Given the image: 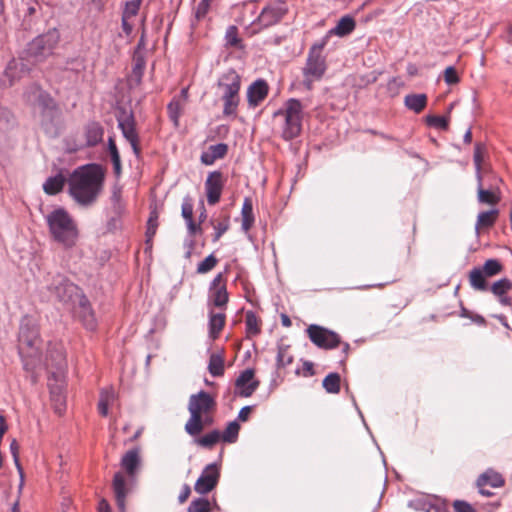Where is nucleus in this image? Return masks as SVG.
Segmentation results:
<instances>
[{"mask_svg":"<svg viewBox=\"0 0 512 512\" xmlns=\"http://www.w3.org/2000/svg\"><path fill=\"white\" fill-rule=\"evenodd\" d=\"M18 14L23 17L22 26L24 29H31L32 24L39 18L41 6L35 0H29L22 3L17 9Z\"/></svg>","mask_w":512,"mask_h":512,"instance_id":"nucleus-20","label":"nucleus"},{"mask_svg":"<svg viewBox=\"0 0 512 512\" xmlns=\"http://www.w3.org/2000/svg\"><path fill=\"white\" fill-rule=\"evenodd\" d=\"M73 305L74 316L90 331L97 327V321L94 311L91 308L89 300L82 294Z\"/></svg>","mask_w":512,"mask_h":512,"instance_id":"nucleus-16","label":"nucleus"},{"mask_svg":"<svg viewBox=\"0 0 512 512\" xmlns=\"http://www.w3.org/2000/svg\"><path fill=\"white\" fill-rule=\"evenodd\" d=\"M229 300V294L226 288V280L222 273L217 274L210 284L208 295V306L225 310Z\"/></svg>","mask_w":512,"mask_h":512,"instance_id":"nucleus-11","label":"nucleus"},{"mask_svg":"<svg viewBox=\"0 0 512 512\" xmlns=\"http://www.w3.org/2000/svg\"><path fill=\"white\" fill-rule=\"evenodd\" d=\"M36 354H22V363L26 370H31L35 372L36 368L34 367Z\"/></svg>","mask_w":512,"mask_h":512,"instance_id":"nucleus-60","label":"nucleus"},{"mask_svg":"<svg viewBox=\"0 0 512 512\" xmlns=\"http://www.w3.org/2000/svg\"><path fill=\"white\" fill-rule=\"evenodd\" d=\"M40 343L38 328L29 318H24L21 322L18 336L20 352L40 350Z\"/></svg>","mask_w":512,"mask_h":512,"instance_id":"nucleus-10","label":"nucleus"},{"mask_svg":"<svg viewBox=\"0 0 512 512\" xmlns=\"http://www.w3.org/2000/svg\"><path fill=\"white\" fill-rule=\"evenodd\" d=\"M211 0H201L196 8L195 16L197 19H202L206 16L210 9Z\"/></svg>","mask_w":512,"mask_h":512,"instance_id":"nucleus-57","label":"nucleus"},{"mask_svg":"<svg viewBox=\"0 0 512 512\" xmlns=\"http://www.w3.org/2000/svg\"><path fill=\"white\" fill-rule=\"evenodd\" d=\"M326 45V40L323 39L320 43H315L309 50L306 63L302 68V82L301 84L308 91L313 89V84L322 79L326 71V61L322 56V50Z\"/></svg>","mask_w":512,"mask_h":512,"instance_id":"nucleus-7","label":"nucleus"},{"mask_svg":"<svg viewBox=\"0 0 512 512\" xmlns=\"http://www.w3.org/2000/svg\"><path fill=\"white\" fill-rule=\"evenodd\" d=\"M240 425L237 421L230 422L221 433V440L224 443H235L238 439Z\"/></svg>","mask_w":512,"mask_h":512,"instance_id":"nucleus-42","label":"nucleus"},{"mask_svg":"<svg viewBox=\"0 0 512 512\" xmlns=\"http://www.w3.org/2000/svg\"><path fill=\"white\" fill-rule=\"evenodd\" d=\"M182 216L186 221L193 219V204L189 197L182 203Z\"/></svg>","mask_w":512,"mask_h":512,"instance_id":"nucleus-58","label":"nucleus"},{"mask_svg":"<svg viewBox=\"0 0 512 512\" xmlns=\"http://www.w3.org/2000/svg\"><path fill=\"white\" fill-rule=\"evenodd\" d=\"M116 400V394L113 389H105L100 393V399L98 403V411L102 416L108 415V408Z\"/></svg>","mask_w":512,"mask_h":512,"instance_id":"nucleus-37","label":"nucleus"},{"mask_svg":"<svg viewBox=\"0 0 512 512\" xmlns=\"http://www.w3.org/2000/svg\"><path fill=\"white\" fill-rule=\"evenodd\" d=\"M183 108L184 104L180 99H173L167 106L169 117L174 122L175 126H178L179 117L183 111Z\"/></svg>","mask_w":512,"mask_h":512,"instance_id":"nucleus-45","label":"nucleus"},{"mask_svg":"<svg viewBox=\"0 0 512 512\" xmlns=\"http://www.w3.org/2000/svg\"><path fill=\"white\" fill-rule=\"evenodd\" d=\"M19 450H20V446H19L17 440L13 439L10 443V451H11L15 466L20 474L21 481H23L24 471H23V468L21 466L20 459H19Z\"/></svg>","mask_w":512,"mask_h":512,"instance_id":"nucleus-53","label":"nucleus"},{"mask_svg":"<svg viewBox=\"0 0 512 512\" xmlns=\"http://www.w3.org/2000/svg\"><path fill=\"white\" fill-rule=\"evenodd\" d=\"M404 104L409 110L419 114L425 109L427 105V96L423 93L408 94L404 98Z\"/></svg>","mask_w":512,"mask_h":512,"instance_id":"nucleus-28","label":"nucleus"},{"mask_svg":"<svg viewBox=\"0 0 512 512\" xmlns=\"http://www.w3.org/2000/svg\"><path fill=\"white\" fill-rule=\"evenodd\" d=\"M228 152V146L225 143L211 145L206 152L201 155V161L205 165H212L216 160L222 159Z\"/></svg>","mask_w":512,"mask_h":512,"instance_id":"nucleus-24","label":"nucleus"},{"mask_svg":"<svg viewBox=\"0 0 512 512\" xmlns=\"http://www.w3.org/2000/svg\"><path fill=\"white\" fill-rule=\"evenodd\" d=\"M220 471L216 464L207 465L197 479L194 490L198 494H207L212 491L218 484Z\"/></svg>","mask_w":512,"mask_h":512,"instance_id":"nucleus-17","label":"nucleus"},{"mask_svg":"<svg viewBox=\"0 0 512 512\" xmlns=\"http://www.w3.org/2000/svg\"><path fill=\"white\" fill-rule=\"evenodd\" d=\"M113 491L116 504L121 512H125L126 496L129 493V487L122 472H117L113 478Z\"/></svg>","mask_w":512,"mask_h":512,"instance_id":"nucleus-22","label":"nucleus"},{"mask_svg":"<svg viewBox=\"0 0 512 512\" xmlns=\"http://www.w3.org/2000/svg\"><path fill=\"white\" fill-rule=\"evenodd\" d=\"M226 316L223 312H214L213 309H210L209 312V334L210 337L216 338L219 333L222 331L225 325Z\"/></svg>","mask_w":512,"mask_h":512,"instance_id":"nucleus-27","label":"nucleus"},{"mask_svg":"<svg viewBox=\"0 0 512 512\" xmlns=\"http://www.w3.org/2000/svg\"><path fill=\"white\" fill-rule=\"evenodd\" d=\"M220 99L223 103V116L227 118H235L240 104V97L220 96Z\"/></svg>","mask_w":512,"mask_h":512,"instance_id":"nucleus-36","label":"nucleus"},{"mask_svg":"<svg viewBox=\"0 0 512 512\" xmlns=\"http://www.w3.org/2000/svg\"><path fill=\"white\" fill-rule=\"evenodd\" d=\"M356 23L351 16L342 17L330 33L340 37L349 35L355 29Z\"/></svg>","mask_w":512,"mask_h":512,"instance_id":"nucleus-32","label":"nucleus"},{"mask_svg":"<svg viewBox=\"0 0 512 512\" xmlns=\"http://www.w3.org/2000/svg\"><path fill=\"white\" fill-rule=\"evenodd\" d=\"M189 234L191 236H194L196 233L201 232V226L200 224H196L193 219L186 221Z\"/></svg>","mask_w":512,"mask_h":512,"instance_id":"nucleus-63","label":"nucleus"},{"mask_svg":"<svg viewBox=\"0 0 512 512\" xmlns=\"http://www.w3.org/2000/svg\"><path fill=\"white\" fill-rule=\"evenodd\" d=\"M118 126L124 138L130 143L132 150L137 158L141 155L139 135L136 131V123L132 113L125 111L117 118Z\"/></svg>","mask_w":512,"mask_h":512,"instance_id":"nucleus-13","label":"nucleus"},{"mask_svg":"<svg viewBox=\"0 0 512 512\" xmlns=\"http://www.w3.org/2000/svg\"><path fill=\"white\" fill-rule=\"evenodd\" d=\"M246 333L248 336L258 335L261 331V320L253 311L245 314Z\"/></svg>","mask_w":512,"mask_h":512,"instance_id":"nucleus-38","label":"nucleus"},{"mask_svg":"<svg viewBox=\"0 0 512 512\" xmlns=\"http://www.w3.org/2000/svg\"><path fill=\"white\" fill-rule=\"evenodd\" d=\"M489 289L496 297L503 296L512 289V282L508 278H502L494 282Z\"/></svg>","mask_w":512,"mask_h":512,"instance_id":"nucleus-44","label":"nucleus"},{"mask_svg":"<svg viewBox=\"0 0 512 512\" xmlns=\"http://www.w3.org/2000/svg\"><path fill=\"white\" fill-rule=\"evenodd\" d=\"M487 278L479 267H474L468 274L469 284L476 291L484 292L489 289Z\"/></svg>","mask_w":512,"mask_h":512,"instance_id":"nucleus-26","label":"nucleus"},{"mask_svg":"<svg viewBox=\"0 0 512 512\" xmlns=\"http://www.w3.org/2000/svg\"><path fill=\"white\" fill-rule=\"evenodd\" d=\"M505 481L501 474L498 472L489 470L483 473L477 480V486L479 488L484 487L486 485H490L494 488H499L504 485Z\"/></svg>","mask_w":512,"mask_h":512,"instance_id":"nucleus-29","label":"nucleus"},{"mask_svg":"<svg viewBox=\"0 0 512 512\" xmlns=\"http://www.w3.org/2000/svg\"><path fill=\"white\" fill-rule=\"evenodd\" d=\"M242 229L247 232L254 224L253 205L250 198H245L241 210Z\"/></svg>","mask_w":512,"mask_h":512,"instance_id":"nucleus-35","label":"nucleus"},{"mask_svg":"<svg viewBox=\"0 0 512 512\" xmlns=\"http://www.w3.org/2000/svg\"><path fill=\"white\" fill-rule=\"evenodd\" d=\"M306 333L311 342L320 349H336L342 343L339 334L317 324L309 325Z\"/></svg>","mask_w":512,"mask_h":512,"instance_id":"nucleus-9","label":"nucleus"},{"mask_svg":"<svg viewBox=\"0 0 512 512\" xmlns=\"http://www.w3.org/2000/svg\"><path fill=\"white\" fill-rule=\"evenodd\" d=\"M140 450L138 448L127 451L121 459V467L131 478H134L140 466Z\"/></svg>","mask_w":512,"mask_h":512,"instance_id":"nucleus-23","label":"nucleus"},{"mask_svg":"<svg viewBox=\"0 0 512 512\" xmlns=\"http://www.w3.org/2000/svg\"><path fill=\"white\" fill-rule=\"evenodd\" d=\"M225 184L223 174L220 171L210 172L205 181L207 202L215 205L219 202Z\"/></svg>","mask_w":512,"mask_h":512,"instance_id":"nucleus-18","label":"nucleus"},{"mask_svg":"<svg viewBox=\"0 0 512 512\" xmlns=\"http://www.w3.org/2000/svg\"><path fill=\"white\" fill-rule=\"evenodd\" d=\"M51 238L66 249L73 248L79 238L76 221L63 208H57L46 216Z\"/></svg>","mask_w":512,"mask_h":512,"instance_id":"nucleus-5","label":"nucleus"},{"mask_svg":"<svg viewBox=\"0 0 512 512\" xmlns=\"http://www.w3.org/2000/svg\"><path fill=\"white\" fill-rule=\"evenodd\" d=\"M145 66H146V61H145L143 54L141 52L135 51L134 55H133L132 73L138 82H140L142 79V76H143L144 70H145Z\"/></svg>","mask_w":512,"mask_h":512,"instance_id":"nucleus-43","label":"nucleus"},{"mask_svg":"<svg viewBox=\"0 0 512 512\" xmlns=\"http://www.w3.org/2000/svg\"><path fill=\"white\" fill-rule=\"evenodd\" d=\"M216 406L215 399L205 391L191 395L188 402L190 418L185 424L186 433L198 436L206 427L213 425Z\"/></svg>","mask_w":512,"mask_h":512,"instance_id":"nucleus-4","label":"nucleus"},{"mask_svg":"<svg viewBox=\"0 0 512 512\" xmlns=\"http://www.w3.org/2000/svg\"><path fill=\"white\" fill-rule=\"evenodd\" d=\"M217 89L220 96L240 97L241 76L234 69L226 71L219 77Z\"/></svg>","mask_w":512,"mask_h":512,"instance_id":"nucleus-15","label":"nucleus"},{"mask_svg":"<svg viewBox=\"0 0 512 512\" xmlns=\"http://www.w3.org/2000/svg\"><path fill=\"white\" fill-rule=\"evenodd\" d=\"M228 228H229V217L225 216L222 221H219L214 225L215 234H214L213 241H215V242L218 241L221 238V236L228 230Z\"/></svg>","mask_w":512,"mask_h":512,"instance_id":"nucleus-55","label":"nucleus"},{"mask_svg":"<svg viewBox=\"0 0 512 512\" xmlns=\"http://www.w3.org/2000/svg\"><path fill=\"white\" fill-rule=\"evenodd\" d=\"M218 263V259L213 255L210 254L207 256L202 262H200L197 266V273L199 274H205L211 271L215 268V266Z\"/></svg>","mask_w":512,"mask_h":512,"instance_id":"nucleus-51","label":"nucleus"},{"mask_svg":"<svg viewBox=\"0 0 512 512\" xmlns=\"http://www.w3.org/2000/svg\"><path fill=\"white\" fill-rule=\"evenodd\" d=\"M489 178L490 182L486 185L483 179L477 180V198L481 204L496 205L501 201V190L499 187L501 179L494 174H490Z\"/></svg>","mask_w":512,"mask_h":512,"instance_id":"nucleus-12","label":"nucleus"},{"mask_svg":"<svg viewBox=\"0 0 512 512\" xmlns=\"http://www.w3.org/2000/svg\"><path fill=\"white\" fill-rule=\"evenodd\" d=\"M158 227V213L156 211H152L150 213L149 219L147 221V230L146 237L147 243H150L152 238L155 236Z\"/></svg>","mask_w":512,"mask_h":512,"instance_id":"nucleus-50","label":"nucleus"},{"mask_svg":"<svg viewBox=\"0 0 512 512\" xmlns=\"http://www.w3.org/2000/svg\"><path fill=\"white\" fill-rule=\"evenodd\" d=\"M65 181V177L62 174L49 177L43 184V190L48 195H56L62 191Z\"/></svg>","mask_w":512,"mask_h":512,"instance_id":"nucleus-34","label":"nucleus"},{"mask_svg":"<svg viewBox=\"0 0 512 512\" xmlns=\"http://www.w3.org/2000/svg\"><path fill=\"white\" fill-rule=\"evenodd\" d=\"M225 39H226V42H227V45L231 46V47H235V48H241V39L238 37V29L236 26H229L227 31H226V35H225Z\"/></svg>","mask_w":512,"mask_h":512,"instance_id":"nucleus-52","label":"nucleus"},{"mask_svg":"<svg viewBox=\"0 0 512 512\" xmlns=\"http://www.w3.org/2000/svg\"><path fill=\"white\" fill-rule=\"evenodd\" d=\"M444 80L448 85H454L460 81L458 73L453 66H449L445 69Z\"/></svg>","mask_w":512,"mask_h":512,"instance_id":"nucleus-56","label":"nucleus"},{"mask_svg":"<svg viewBox=\"0 0 512 512\" xmlns=\"http://www.w3.org/2000/svg\"><path fill=\"white\" fill-rule=\"evenodd\" d=\"M252 408L250 406L243 407L238 414V419L242 422H245L249 419Z\"/></svg>","mask_w":512,"mask_h":512,"instance_id":"nucleus-64","label":"nucleus"},{"mask_svg":"<svg viewBox=\"0 0 512 512\" xmlns=\"http://www.w3.org/2000/svg\"><path fill=\"white\" fill-rule=\"evenodd\" d=\"M60 41V33L56 28L49 29L28 43L19 60L9 62L5 75L10 78L12 85L16 77V71L28 72L29 65H36L49 58Z\"/></svg>","mask_w":512,"mask_h":512,"instance_id":"nucleus-1","label":"nucleus"},{"mask_svg":"<svg viewBox=\"0 0 512 512\" xmlns=\"http://www.w3.org/2000/svg\"><path fill=\"white\" fill-rule=\"evenodd\" d=\"M486 152H487V150H486L485 144H483L481 142H478L475 144L473 159H474V164H475V168H476L477 180H482V176H484V174L482 172V163L484 161Z\"/></svg>","mask_w":512,"mask_h":512,"instance_id":"nucleus-39","label":"nucleus"},{"mask_svg":"<svg viewBox=\"0 0 512 512\" xmlns=\"http://www.w3.org/2000/svg\"><path fill=\"white\" fill-rule=\"evenodd\" d=\"M132 18H126V16L122 15V30L126 36H130L133 31V23L131 22Z\"/></svg>","mask_w":512,"mask_h":512,"instance_id":"nucleus-61","label":"nucleus"},{"mask_svg":"<svg viewBox=\"0 0 512 512\" xmlns=\"http://www.w3.org/2000/svg\"><path fill=\"white\" fill-rule=\"evenodd\" d=\"M104 129L98 122H90L85 128L86 144L89 147L96 146L103 139Z\"/></svg>","mask_w":512,"mask_h":512,"instance_id":"nucleus-25","label":"nucleus"},{"mask_svg":"<svg viewBox=\"0 0 512 512\" xmlns=\"http://www.w3.org/2000/svg\"><path fill=\"white\" fill-rule=\"evenodd\" d=\"M24 97L27 102L38 109L39 124L44 132L56 136L61 119V109L54 98L37 84L28 86Z\"/></svg>","mask_w":512,"mask_h":512,"instance_id":"nucleus-3","label":"nucleus"},{"mask_svg":"<svg viewBox=\"0 0 512 512\" xmlns=\"http://www.w3.org/2000/svg\"><path fill=\"white\" fill-rule=\"evenodd\" d=\"M15 125L13 114L6 108L0 107V140L5 139Z\"/></svg>","mask_w":512,"mask_h":512,"instance_id":"nucleus-30","label":"nucleus"},{"mask_svg":"<svg viewBox=\"0 0 512 512\" xmlns=\"http://www.w3.org/2000/svg\"><path fill=\"white\" fill-rule=\"evenodd\" d=\"M211 511V503L208 499L205 498H197L193 500L187 512H210Z\"/></svg>","mask_w":512,"mask_h":512,"instance_id":"nucleus-49","label":"nucleus"},{"mask_svg":"<svg viewBox=\"0 0 512 512\" xmlns=\"http://www.w3.org/2000/svg\"><path fill=\"white\" fill-rule=\"evenodd\" d=\"M288 12V8L284 1L277 0L267 4L261 11L256 22L262 28H268L281 21L284 15Z\"/></svg>","mask_w":512,"mask_h":512,"instance_id":"nucleus-14","label":"nucleus"},{"mask_svg":"<svg viewBox=\"0 0 512 512\" xmlns=\"http://www.w3.org/2000/svg\"><path fill=\"white\" fill-rule=\"evenodd\" d=\"M453 509L455 512H476L471 504L463 500L454 501Z\"/></svg>","mask_w":512,"mask_h":512,"instance_id":"nucleus-59","label":"nucleus"},{"mask_svg":"<svg viewBox=\"0 0 512 512\" xmlns=\"http://www.w3.org/2000/svg\"><path fill=\"white\" fill-rule=\"evenodd\" d=\"M209 372L213 376H221L224 372V359L221 354H212L209 362Z\"/></svg>","mask_w":512,"mask_h":512,"instance_id":"nucleus-47","label":"nucleus"},{"mask_svg":"<svg viewBox=\"0 0 512 512\" xmlns=\"http://www.w3.org/2000/svg\"><path fill=\"white\" fill-rule=\"evenodd\" d=\"M50 392L54 410L58 415L61 416L66 409V400L65 396L62 393V389L61 387H52Z\"/></svg>","mask_w":512,"mask_h":512,"instance_id":"nucleus-40","label":"nucleus"},{"mask_svg":"<svg viewBox=\"0 0 512 512\" xmlns=\"http://www.w3.org/2000/svg\"><path fill=\"white\" fill-rule=\"evenodd\" d=\"M143 0H125L122 15L126 18H134L140 9Z\"/></svg>","mask_w":512,"mask_h":512,"instance_id":"nucleus-48","label":"nucleus"},{"mask_svg":"<svg viewBox=\"0 0 512 512\" xmlns=\"http://www.w3.org/2000/svg\"><path fill=\"white\" fill-rule=\"evenodd\" d=\"M190 494H191L190 486L188 484L183 485L182 490L178 496L179 503L182 504V503L186 502L187 499L189 498Z\"/></svg>","mask_w":512,"mask_h":512,"instance_id":"nucleus-62","label":"nucleus"},{"mask_svg":"<svg viewBox=\"0 0 512 512\" xmlns=\"http://www.w3.org/2000/svg\"><path fill=\"white\" fill-rule=\"evenodd\" d=\"M49 290L56 298L64 304H75L76 300L83 294L81 289L63 275L53 278Z\"/></svg>","mask_w":512,"mask_h":512,"instance_id":"nucleus-8","label":"nucleus"},{"mask_svg":"<svg viewBox=\"0 0 512 512\" xmlns=\"http://www.w3.org/2000/svg\"><path fill=\"white\" fill-rule=\"evenodd\" d=\"M426 123L429 126L439 128L442 130L448 129V118L443 117V116L427 115Z\"/></svg>","mask_w":512,"mask_h":512,"instance_id":"nucleus-54","label":"nucleus"},{"mask_svg":"<svg viewBox=\"0 0 512 512\" xmlns=\"http://www.w3.org/2000/svg\"><path fill=\"white\" fill-rule=\"evenodd\" d=\"M259 381L254 379V370L246 369L236 380V388L242 397H250L258 388Z\"/></svg>","mask_w":512,"mask_h":512,"instance_id":"nucleus-21","label":"nucleus"},{"mask_svg":"<svg viewBox=\"0 0 512 512\" xmlns=\"http://www.w3.org/2000/svg\"><path fill=\"white\" fill-rule=\"evenodd\" d=\"M195 444L206 449H212L221 440V432L219 430H212L203 436H196Z\"/></svg>","mask_w":512,"mask_h":512,"instance_id":"nucleus-31","label":"nucleus"},{"mask_svg":"<svg viewBox=\"0 0 512 512\" xmlns=\"http://www.w3.org/2000/svg\"><path fill=\"white\" fill-rule=\"evenodd\" d=\"M304 106L295 98L288 99L283 106L274 113V118H282L281 136L285 141L297 138L302 131Z\"/></svg>","mask_w":512,"mask_h":512,"instance_id":"nucleus-6","label":"nucleus"},{"mask_svg":"<svg viewBox=\"0 0 512 512\" xmlns=\"http://www.w3.org/2000/svg\"><path fill=\"white\" fill-rule=\"evenodd\" d=\"M481 271L488 278L494 277L500 274L503 270V265L497 259H488L482 266H479Z\"/></svg>","mask_w":512,"mask_h":512,"instance_id":"nucleus-41","label":"nucleus"},{"mask_svg":"<svg viewBox=\"0 0 512 512\" xmlns=\"http://www.w3.org/2000/svg\"><path fill=\"white\" fill-rule=\"evenodd\" d=\"M269 86L264 79H257L247 88V102L250 108L258 107L268 96Z\"/></svg>","mask_w":512,"mask_h":512,"instance_id":"nucleus-19","label":"nucleus"},{"mask_svg":"<svg viewBox=\"0 0 512 512\" xmlns=\"http://www.w3.org/2000/svg\"><path fill=\"white\" fill-rule=\"evenodd\" d=\"M498 215L499 211L497 209H492L489 211L479 213L475 226L476 230L492 227L496 222Z\"/></svg>","mask_w":512,"mask_h":512,"instance_id":"nucleus-33","label":"nucleus"},{"mask_svg":"<svg viewBox=\"0 0 512 512\" xmlns=\"http://www.w3.org/2000/svg\"><path fill=\"white\" fill-rule=\"evenodd\" d=\"M104 172L99 165L77 168L68 180L69 194L81 206L94 204L103 188Z\"/></svg>","mask_w":512,"mask_h":512,"instance_id":"nucleus-2","label":"nucleus"},{"mask_svg":"<svg viewBox=\"0 0 512 512\" xmlns=\"http://www.w3.org/2000/svg\"><path fill=\"white\" fill-rule=\"evenodd\" d=\"M323 387L328 393H338L340 391V376L337 373L328 374L323 380Z\"/></svg>","mask_w":512,"mask_h":512,"instance_id":"nucleus-46","label":"nucleus"}]
</instances>
